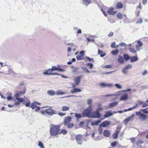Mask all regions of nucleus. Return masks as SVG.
I'll return each instance as SVG.
<instances>
[{
	"instance_id": "ddd939ff",
	"label": "nucleus",
	"mask_w": 148,
	"mask_h": 148,
	"mask_svg": "<svg viewBox=\"0 0 148 148\" xmlns=\"http://www.w3.org/2000/svg\"><path fill=\"white\" fill-rule=\"evenodd\" d=\"M110 122L108 121H105L101 123L100 125V127H107L110 124Z\"/></svg>"
},
{
	"instance_id": "cd10ccee",
	"label": "nucleus",
	"mask_w": 148,
	"mask_h": 148,
	"mask_svg": "<svg viewBox=\"0 0 148 148\" xmlns=\"http://www.w3.org/2000/svg\"><path fill=\"white\" fill-rule=\"evenodd\" d=\"M83 4L88 5L91 3V0H82Z\"/></svg>"
},
{
	"instance_id": "4d7b16f0",
	"label": "nucleus",
	"mask_w": 148,
	"mask_h": 148,
	"mask_svg": "<svg viewBox=\"0 0 148 148\" xmlns=\"http://www.w3.org/2000/svg\"><path fill=\"white\" fill-rule=\"evenodd\" d=\"M83 69L87 73H90V71L88 70L86 68H84Z\"/></svg>"
},
{
	"instance_id": "e2e57ef3",
	"label": "nucleus",
	"mask_w": 148,
	"mask_h": 148,
	"mask_svg": "<svg viewBox=\"0 0 148 148\" xmlns=\"http://www.w3.org/2000/svg\"><path fill=\"white\" fill-rule=\"evenodd\" d=\"M142 110L143 113L146 114H148V110H146L145 109H143Z\"/></svg>"
},
{
	"instance_id": "9b49d317",
	"label": "nucleus",
	"mask_w": 148,
	"mask_h": 148,
	"mask_svg": "<svg viewBox=\"0 0 148 148\" xmlns=\"http://www.w3.org/2000/svg\"><path fill=\"white\" fill-rule=\"evenodd\" d=\"M72 118L71 116H67L66 117L64 120V125H67L68 123H70L71 121Z\"/></svg>"
},
{
	"instance_id": "3c124183",
	"label": "nucleus",
	"mask_w": 148,
	"mask_h": 148,
	"mask_svg": "<svg viewBox=\"0 0 148 148\" xmlns=\"http://www.w3.org/2000/svg\"><path fill=\"white\" fill-rule=\"evenodd\" d=\"M143 22L142 18H140L139 20L136 22L137 24H141Z\"/></svg>"
},
{
	"instance_id": "393cba45",
	"label": "nucleus",
	"mask_w": 148,
	"mask_h": 148,
	"mask_svg": "<svg viewBox=\"0 0 148 148\" xmlns=\"http://www.w3.org/2000/svg\"><path fill=\"white\" fill-rule=\"evenodd\" d=\"M69 107L64 106L62 107V111L64 112L69 110Z\"/></svg>"
},
{
	"instance_id": "bf43d9fd",
	"label": "nucleus",
	"mask_w": 148,
	"mask_h": 148,
	"mask_svg": "<svg viewBox=\"0 0 148 148\" xmlns=\"http://www.w3.org/2000/svg\"><path fill=\"white\" fill-rule=\"evenodd\" d=\"M132 67V66L130 64H128L127 65L125 68L127 69V70L128 69H130Z\"/></svg>"
},
{
	"instance_id": "2f4dec72",
	"label": "nucleus",
	"mask_w": 148,
	"mask_h": 148,
	"mask_svg": "<svg viewBox=\"0 0 148 148\" xmlns=\"http://www.w3.org/2000/svg\"><path fill=\"white\" fill-rule=\"evenodd\" d=\"M98 54H100L101 57H103L104 56L106 55L105 53H103V51H101L100 49H98Z\"/></svg>"
},
{
	"instance_id": "7ed1b4c3",
	"label": "nucleus",
	"mask_w": 148,
	"mask_h": 148,
	"mask_svg": "<svg viewBox=\"0 0 148 148\" xmlns=\"http://www.w3.org/2000/svg\"><path fill=\"white\" fill-rule=\"evenodd\" d=\"M92 111V106H90L88 109H86L84 111L82 115L84 116H90Z\"/></svg>"
},
{
	"instance_id": "58836bf2",
	"label": "nucleus",
	"mask_w": 148,
	"mask_h": 148,
	"mask_svg": "<svg viewBox=\"0 0 148 148\" xmlns=\"http://www.w3.org/2000/svg\"><path fill=\"white\" fill-rule=\"evenodd\" d=\"M68 128H71L74 126V124L73 123H68L67 125H66Z\"/></svg>"
},
{
	"instance_id": "603ef678",
	"label": "nucleus",
	"mask_w": 148,
	"mask_h": 148,
	"mask_svg": "<svg viewBox=\"0 0 148 148\" xmlns=\"http://www.w3.org/2000/svg\"><path fill=\"white\" fill-rule=\"evenodd\" d=\"M92 100L91 99H89L88 100L87 103L89 104L91 106L92 103Z\"/></svg>"
},
{
	"instance_id": "2eb2a0df",
	"label": "nucleus",
	"mask_w": 148,
	"mask_h": 148,
	"mask_svg": "<svg viewBox=\"0 0 148 148\" xmlns=\"http://www.w3.org/2000/svg\"><path fill=\"white\" fill-rule=\"evenodd\" d=\"M23 104L25 105L26 107H30V101L28 99L26 98V99L23 101Z\"/></svg>"
},
{
	"instance_id": "423d86ee",
	"label": "nucleus",
	"mask_w": 148,
	"mask_h": 148,
	"mask_svg": "<svg viewBox=\"0 0 148 148\" xmlns=\"http://www.w3.org/2000/svg\"><path fill=\"white\" fill-rule=\"evenodd\" d=\"M51 69H49L48 70H46L45 72H44L43 73L45 75H60V74L57 73H52V72Z\"/></svg>"
},
{
	"instance_id": "39448f33",
	"label": "nucleus",
	"mask_w": 148,
	"mask_h": 148,
	"mask_svg": "<svg viewBox=\"0 0 148 148\" xmlns=\"http://www.w3.org/2000/svg\"><path fill=\"white\" fill-rule=\"evenodd\" d=\"M136 114L137 115L139 116V118L140 120L145 121L147 119V115L144 114L140 112H136Z\"/></svg>"
},
{
	"instance_id": "864d4df0",
	"label": "nucleus",
	"mask_w": 148,
	"mask_h": 148,
	"mask_svg": "<svg viewBox=\"0 0 148 148\" xmlns=\"http://www.w3.org/2000/svg\"><path fill=\"white\" fill-rule=\"evenodd\" d=\"M115 86L118 88L119 89L121 88V86L118 84H116Z\"/></svg>"
},
{
	"instance_id": "8fccbe9b",
	"label": "nucleus",
	"mask_w": 148,
	"mask_h": 148,
	"mask_svg": "<svg viewBox=\"0 0 148 148\" xmlns=\"http://www.w3.org/2000/svg\"><path fill=\"white\" fill-rule=\"evenodd\" d=\"M115 44L116 43L115 42H113L111 45V46L113 48H115L116 47H115Z\"/></svg>"
},
{
	"instance_id": "473e14b6",
	"label": "nucleus",
	"mask_w": 148,
	"mask_h": 148,
	"mask_svg": "<svg viewBox=\"0 0 148 148\" xmlns=\"http://www.w3.org/2000/svg\"><path fill=\"white\" fill-rule=\"evenodd\" d=\"M118 49H116L115 50H113L111 51L113 55H117L119 53Z\"/></svg>"
},
{
	"instance_id": "a211bd4d",
	"label": "nucleus",
	"mask_w": 148,
	"mask_h": 148,
	"mask_svg": "<svg viewBox=\"0 0 148 148\" xmlns=\"http://www.w3.org/2000/svg\"><path fill=\"white\" fill-rule=\"evenodd\" d=\"M123 5L121 2H117L116 4V9H121L123 8Z\"/></svg>"
},
{
	"instance_id": "0eeeda50",
	"label": "nucleus",
	"mask_w": 148,
	"mask_h": 148,
	"mask_svg": "<svg viewBox=\"0 0 148 148\" xmlns=\"http://www.w3.org/2000/svg\"><path fill=\"white\" fill-rule=\"evenodd\" d=\"M101 116L100 114L98 111H96L91 112V117L92 118H99Z\"/></svg>"
},
{
	"instance_id": "37998d69",
	"label": "nucleus",
	"mask_w": 148,
	"mask_h": 148,
	"mask_svg": "<svg viewBox=\"0 0 148 148\" xmlns=\"http://www.w3.org/2000/svg\"><path fill=\"white\" fill-rule=\"evenodd\" d=\"M129 50H130V51L132 53H135L136 52V51L133 48H132V47L130 48Z\"/></svg>"
},
{
	"instance_id": "680f3d73",
	"label": "nucleus",
	"mask_w": 148,
	"mask_h": 148,
	"mask_svg": "<svg viewBox=\"0 0 148 148\" xmlns=\"http://www.w3.org/2000/svg\"><path fill=\"white\" fill-rule=\"evenodd\" d=\"M113 35V33L112 32H110L109 34H108V36L109 37H111Z\"/></svg>"
},
{
	"instance_id": "09e8293b",
	"label": "nucleus",
	"mask_w": 148,
	"mask_h": 148,
	"mask_svg": "<svg viewBox=\"0 0 148 148\" xmlns=\"http://www.w3.org/2000/svg\"><path fill=\"white\" fill-rule=\"evenodd\" d=\"M137 43L138 45L140 47H141L143 45L142 43L140 40H138L137 41Z\"/></svg>"
},
{
	"instance_id": "c03bdc74",
	"label": "nucleus",
	"mask_w": 148,
	"mask_h": 148,
	"mask_svg": "<svg viewBox=\"0 0 148 148\" xmlns=\"http://www.w3.org/2000/svg\"><path fill=\"white\" fill-rule=\"evenodd\" d=\"M100 85L102 87H106L109 86V85L106 84L105 83H101L100 84Z\"/></svg>"
},
{
	"instance_id": "9d476101",
	"label": "nucleus",
	"mask_w": 148,
	"mask_h": 148,
	"mask_svg": "<svg viewBox=\"0 0 148 148\" xmlns=\"http://www.w3.org/2000/svg\"><path fill=\"white\" fill-rule=\"evenodd\" d=\"M114 8H111L108 10L107 12L110 15H114L116 14L117 12V11H114Z\"/></svg>"
},
{
	"instance_id": "6e6d98bb",
	"label": "nucleus",
	"mask_w": 148,
	"mask_h": 148,
	"mask_svg": "<svg viewBox=\"0 0 148 148\" xmlns=\"http://www.w3.org/2000/svg\"><path fill=\"white\" fill-rule=\"evenodd\" d=\"M128 70L125 67L123 69V72L124 73H126L127 72Z\"/></svg>"
},
{
	"instance_id": "f3484780",
	"label": "nucleus",
	"mask_w": 148,
	"mask_h": 148,
	"mask_svg": "<svg viewBox=\"0 0 148 148\" xmlns=\"http://www.w3.org/2000/svg\"><path fill=\"white\" fill-rule=\"evenodd\" d=\"M51 69L52 71H58L60 72H63L64 71V70L63 69L58 68L56 66H53L52 67Z\"/></svg>"
},
{
	"instance_id": "6ab92c4d",
	"label": "nucleus",
	"mask_w": 148,
	"mask_h": 148,
	"mask_svg": "<svg viewBox=\"0 0 148 148\" xmlns=\"http://www.w3.org/2000/svg\"><path fill=\"white\" fill-rule=\"evenodd\" d=\"M111 112V111H109L106 112V113L104 115V118H107L112 115L113 113Z\"/></svg>"
},
{
	"instance_id": "aec40b11",
	"label": "nucleus",
	"mask_w": 148,
	"mask_h": 148,
	"mask_svg": "<svg viewBox=\"0 0 148 148\" xmlns=\"http://www.w3.org/2000/svg\"><path fill=\"white\" fill-rule=\"evenodd\" d=\"M128 98V96L127 94H124L122 95L120 97V100H127Z\"/></svg>"
},
{
	"instance_id": "4be33fe9",
	"label": "nucleus",
	"mask_w": 148,
	"mask_h": 148,
	"mask_svg": "<svg viewBox=\"0 0 148 148\" xmlns=\"http://www.w3.org/2000/svg\"><path fill=\"white\" fill-rule=\"evenodd\" d=\"M103 134L104 136L106 137H108L110 135V132L109 130H105L103 131Z\"/></svg>"
},
{
	"instance_id": "a878e982",
	"label": "nucleus",
	"mask_w": 148,
	"mask_h": 148,
	"mask_svg": "<svg viewBox=\"0 0 148 148\" xmlns=\"http://www.w3.org/2000/svg\"><path fill=\"white\" fill-rule=\"evenodd\" d=\"M134 115L133 114L132 115V116L129 117L125 119L124 120L125 123V124H127L129 121H130L131 120L132 117L134 116Z\"/></svg>"
},
{
	"instance_id": "5fc2aeb1",
	"label": "nucleus",
	"mask_w": 148,
	"mask_h": 148,
	"mask_svg": "<svg viewBox=\"0 0 148 148\" xmlns=\"http://www.w3.org/2000/svg\"><path fill=\"white\" fill-rule=\"evenodd\" d=\"M135 139H136V138L135 137H133L131 138L130 139L131 142L132 143H134L135 141Z\"/></svg>"
},
{
	"instance_id": "c9c22d12",
	"label": "nucleus",
	"mask_w": 148,
	"mask_h": 148,
	"mask_svg": "<svg viewBox=\"0 0 148 148\" xmlns=\"http://www.w3.org/2000/svg\"><path fill=\"white\" fill-rule=\"evenodd\" d=\"M124 58L126 61L128 60L129 59H130V57L127 54H124L123 55Z\"/></svg>"
},
{
	"instance_id": "0e129e2a",
	"label": "nucleus",
	"mask_w": 148,
	"mask_h": 148,
	"mask_svg": "<svg viewBox=\"0 0 148 148\" xmlns=\"http://www.w3.org/2000/svg\"><path fill=\"white\" fill-rule=\"evenodd\" d=\"M136 108V107L135 106H133L132 107L128 109V111L131 110H132L133 109L135 108Z\"/></svg>"
},
{
	"instance_id": "e433bc0d",
	"label": "nucleus",
	"mask_w": 148,
	"mask_h": 148,
	"mask_svg": "<svg viewBox=\"0 0 148 148\" xmlns=\"http://www.w3.org/2000/svg\"><path fill=\"white\" fill-rule=\"evenodd\" d=\"M143 143V140H138L136 142V144L137 145H139Z\"/></svg>"
},
{
	"instance_id": "f704fd0d",
	"label": "nucleus",
	"mask_w": 148,
	"mask_h": 148,
	"mask_svg": "<svg viewBox=\"0 0 148 148\" xmlns=\"http://www.w3.org/2000/svg\"><path fill=\"white\" fill-rule=\"evenodd\" d=\"M117 16L118 18L121 19L123 18V15L120 12L118 13L117 14Z\"/></svg>"
},
{
	"instance_id": "20e7f679",
	"label": "nucleus",
	"mask_w": 148,
	"mask_h": 148,
	"mask_svg": "<svg viewBox=\"0 0 148 148\" xmlns=\"http://www.w3.org/2000/svg\"><path fill=\"white\" fill-rule=\"evenodd\" d=\"M83 138V136L82 135L80 134H78L75 137V139L77 141V143L79 145H81L82 144Z\"/></svg>"
},
{
	"instance_id": "5701e85b",
	"label": "nucleus",
	"mask_w": 148,
	"mask_h": 148,
	"mask_svg": "<svg viewBox=\"0 0 148 148\" xmlns=\"http://www.w3.org/2000/svg\"><path fill=\"white\" fill-rule=\"evenodd\" d=\"M81 91V90L80 89L78 88H75L71 90V93H74L78 92H80Z\"/></svg>"
},
{
	"instance_id": "b1692460",
	"label": "nucleus",
	"mask_w": 148,
	"mask_h": 148,
	"mask_svg": "<svg viewBox=\"0 0 148 148\" xmlns=\"http://www.w3.org/2000/svg\"><path fill=\"white\" fill-rule=\"evenodd\" d=\"M131 62H133L137 61L138 60V57L137 56H134L132 57H130Z\"/></svg>"
},
{
	"instance_id": "bb28decb",
	"label": "nucleus",
	"mask_w": 148,
	"mask_h": 148,
	"mask_svg": "<svg viewBox=\"0 0 148 148\" xmlns=\"http://www.w3.org/2000/svg\"><path fill=\"white\" fill-rule=\"evenodd\" d=\"M118 104L117 102H114L110 103L109 105V107L110 108H112L116 106Z\"/></svg>"
},
{
	"instance_id": "338daca9",
	"label": "nucleus",
	"mask_w": 148,
	"mask_h": 148,
	"mask_svg": "<svg viewBox=\"0 0 148 148\" xmlns=\"http://www.w3.org/2000/svg\"><path fill=\"white\" fill-rule=\"evenodd\" d=\"M111 67V66L110 65H106L105 66V68H110Z\"/></svg>"
},
{
	"instance_id": "f8f14e48",
	"label": "nucleus",
	"mask_w": 148,
	"mask_h": 148,
	"mask_svg": "<svg viewBox=\"0 0 148 148\" xmlns=\"http://www.w3.org/2000/svg\"><path fill=\"white\" fill-rule=\"evenodd\" d=\"M82 76L81 75L75 77L74 79L75 83L78 85L79 83L81 80V79L82 78Z\"/></svg>"
},
{
	"instance_id": "f257e3e1",
	"label": "nucleus",
	"mask_w": 148,
	"mask_h": 148,
	"mask_svg": "<svg viewBox=\"0 0 148 148\" xmlns=\"http://www.w3.org/2000/svg\"><path fill=\"white\" fill-rule=\"evenodd\" d=\"M50 127L49 132L51 136H56L59 134L60 127V125L51 124Z\"/></svg>"
},
{
	"instance_id": "4468645a",
	"label": "nucleus",
	"mask_w": 148,
	"mask_h": 148,
	"mask_svg": "<svg viewBox=\"0 0 148 148\" xmlns=\"http://www.w3.org/2000/svg\"><path fill=\"white\" fill-rule=\"evenodd\" d=\"M40 103L35 101L31 104V105H30V107L33 109H34L36 108L37 105H40Z\"/></svg>"
},
{
	"instance_id": "a19ab883",
	"label": "nucleus",
	"mask_w": 148,
	"mask_h": 148,
	"mask_svg": "<svg viewBox=\"0 0 148 148\" xmlns=\"http://www.w3.org/2000/svg\"><path fill=\"white\" fill-rule=\"evenodd\" d=\"M58 114L60 116H63L66 115V113L61 112H59L58 113Z\"/></svg>"
},
{
	"instance_id": "f03ea898",
	"label": "nucleus",
	"mask_w": 148,
	"mask_h": 148,
	"mask_svg": "<svg viewBox=\"0 0 148 148\" xmlns=\"http://www.w3.org/2000/svg\"><path fill=\"white\" fill-rule=\"evenodd\" d=\"M26 89L25 88L23 91H18L14 95V97L16 100L19 102H22L24 100V99L22 98H19L21 95L25 93Z\"/></svg>"
},
{
	"instance_id": "7c9ffc66",
	"label": "nucleus",
	"mask_w": 148,
	"mask_h": 148,
	"mask_svg": "<svg viewBox=\"0 0 148 148\" xmlns=\"http://www.w3.org/2000/svg\"><path fill=\"white\" fill-rule=\"evenodd\" d=\"M67 132V131L66 130L62 129L61 130H60V131L59 132V134H62L64 135L66 134Z\"/></svg>"
},
{
	"instance_id": "c85d7f7f",
	"label": "nucleus",
	"mask_w": 148,
	"mask_h": 148,
	"mask_svg": "<svg viewBox=\"0 0 148 148\" xmlns=\"http://www.w3.org/2000/svg\"><path fill=\"white\" fill-rule=\"evenodd\" d=\"M47 94L51 96H53L55 95L56 93L53 90H49L47 92Z\"/></svg>"
},
{
	"instance_id": "ea45409f",
	"label": "nucleus",
	"mask_w": 148,
	"mask_h": 148,
	"mask_svg": "<svg viewBox=\"0 0 148 148\" xmlns=\"http://www.w3.org/2000/svg\"><path fill=\"white\" fill-rule=\"evenodd\" d=\"M98 130L99 134L101 135L103 132V129L101 128V127H100L99 126Z\"/></svg>"
},
{
	"instance_id": "79ce46f5",
	"label": "nucleus",
	"mask_w": 148,
	"mask_h": 148,
	"mask_svg": "<svg viewBox=\"0 0 148 148\" xmlns=\"http://www.w3.org/2000/svg\"><path fill=\"white\" fill-rule=\"evenodd\" d=\"M85 58L90 62H94V60L92 58H90L88 57H86Z\"/></svg>"
},
{
	"instance_id": "49530a36",
	"label": "nucleus",
	"mask_w": 148,
	"mask_h": 148,
	"mask_svg": "<svg viewBox=\"0 0 148 148\" xmlns=\"http://www.w3.org/2000/svg\"><path fill=\"white\" fill-rule=\"evenodd\" d=\"M87 65L89 66V68L90 69H92L93 66V64L91 63H88L86 64Z\"/></svg>"
},
{
	"instance_id": "dca6fc26",
	"label": "nucleus",
	"mask_w": 148,
	"mask_h": 148,
	"mask_svg": "<svg viewBox=\"0 0 148 148\" xmlns=\"http://www.w3.org/2000/svg\"><path fill=\"white\" fill-rule=\"evenodd\" d=\"M120 131V129H118V130L116 131L112 135L113 138L114 139H116L118 138V135Z\"/></svg>"
},
{
	"instance_id": "774afa93",
	"label": "nucleus",
	"mask_w": 148,
	"mask_h": 148,
	"mask_svg": "<svg viewBox=\"0 0 148 148\" xmlns=\"http://www.w3.org/2000/svg\"><path fill=\"white\" fill-rule=\"evenodd\" d=\"M147 70H145L144 72L143 73V75H145L146 74H147Z\"/></svg>"
},
{
	"instance_id": "69168bd1",
	"label": "nucleus",
	"mask_w": 148,
	"mask_h": 148,
	"mask_svg": "<svg viewBox=\"0 0 148 148\" xmlns=\"http://www.w3.org/2000/svg\"><path fill=\"white\" fill-rule=\"evenodd\" d=\"M36 108V109L35 110L36 111H38L40 109V107L38 106H37Z\"/></svg>"
},
{
	"instance_id": "1a4fd4ad",
	"label": "nucleus",
	"mask_w": 148,
	"mask_h": 148,
	"mask_svg": "<svg viewBox=\"0 0 148 148\" xmlns=\"http://www.w3.org/2000/svg\"><path fill=\"white\" fill-rule=\"evenodd\" d=\"M85 52L82 51L80 52V55L76 56V58L77 60H82L84 59V55Z\"/></svg>"
},
{
	"instance_id": "de8ad7c7",
	"label": "nucleus",
	"mask_w": 148,
	"mask_h": 148,
	"mask_svg": "<svg viewBox=\"0 0 148 148\" xmlns=\"http://www.w3.org/2000/svg\"><path fill=\"white\" fill-rule=\"evenodd\" d=\"M101 122V120H98L97 121H95L94 122V124L95 125H98Z\"/></svg>"
},
{
	"instance_id": "72a5a7b5",
	"label": "nucleus",
	"mask_w": 148,
	"mask_h": 148,
	"mask_svg": "<svg viewBox=\"0 0 148 148\" xmlns=\"http://www.w3.org/2000/svg\"><path fill=\"white\" fill-rule=\"evenodd\" d=\"M74 114H75V116L77 120L82 117V115L80 114L75 113Z\"/></svg>"
},
{
	"instance_id": "412c9836",
	"label": "nucleus",
	"mask_w": 148,
	"mask_h": 148,
	"mask_svg": "<svg viewBox=\"0 0 148 148\" xmlns=\"http://www.w3.org/2000/svg\"><path fill=\"white\" fill-rule=\"evenodd\" d=\"M118 61L119 63L121 64L124 63V62L123 58L121 55L119 56Z\"/></svg>"
},
{
	"instance_id": "4c0bfd02",
	"label": "nucleus",
	"mask_w": 148,
	"mask_h": 148,
	"mask_svg": "<svg viewBox=\"0 0 148 148\" xmlns=\"http://www.w3.org/2000/svg\"><path fill=\"white\" fill-rule=\"evenodd\" d=\"M38 145L41 148H45L43 143L40 141H39L38 143Z\"/></svg>"
},
{
	"instance_id": "c756f323",
	"label": "nucleus",
	"mask_w": 148,
	"mask_h": 148,
	"mask_svg": "<svg viewBox=\"0 0 148 148\" xmlns=\"http://www.w3.org/2000/svg\"><path fill=\"white\" fill-rule=\"evenodd\" d=\"M7 99L8 100H10L12 99V94L10 92L7 93Z\"/></svg>"
},
{
	"instance_id": "13d9d810",
	"label": "nucleus",
	"mask_w": 148,
	"mask_h": 148,
	"mask_svg": "<svg viewBox=\"0 0 148 148\" xmlns=\"http://www.w3.org/2000/svg\"><path fill=\"white\" fill-rule=\"evenodd\" d=\"M56 93L57 95H61L63 94V92L60 91H57Z\"/></svg>"
},
{
	"instance_id": "052dcab7",
	"label": "nucleus",
	"mask_w": 148,
	"mask_h": 148,
	"mask_svg": "<svg viewBox=\"0 0 148 148\" xmlns=\"http://www.w3.org/2000/svg\"><path fill=\"white\" fill-rule=\"evenodd\" d=\"M148 106V104L146 103H144L143 104L142 107L143 108L145 107Z\"/></svg>"
},
{
	"instance_id": "a18cd8bd",
	"label": "nucleus",
	"mask_w": 148,
	"mask_h": 148,
	"mask_svg": "<svg viewBox=\"0 0 148 148\" xmlns=\"http://www.w3.org/2000/svg\"><path fill=\"white\" fill-rule=\"evenodd\" d=\"M117 143L116 141H114L112 142L111 144V146L112 147H114L116 146L117 144Z\"/></svg>"
},
{
	"instance_id": "6e6552de",
	"label": "nucleus",
	"mask_w": 148,
	"mask_h": 148,
	"mask_svg": "<svg viewBox=\"0 0 148 148\" xmlns=\"http://www.w3.org/2000/svg\"><path fill=\"white\" fill-rule=\"evenodd\" d=\"M44 112L49 115H52L55 114V111L51 108H49L45 110Z\"/></svg>"
}]
</instances>
